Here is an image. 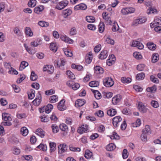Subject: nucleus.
Wrapping results in <instances>:
<instances>
[{
	"instance_id": "obj_1",
	"label": "nucleus",
	"mask_w": 161,
	"mask_h": 161,
	"mask_svg": "<svg viewBox=\"0 0 161 161\" xmlns=\"http://www.w3.org/2000/svg\"><path fill=\"white\" fill-rule=\"evenodd\" d=\"M142 134L141 136V140L144 142L147 141V135L151 133L149 126L146 125L145 128L142 130Z\"/></svg>"
},
{
	"instance_id": "obj_2",
	"label": "nucleus",
	"mask_w": 161,
	"mask_h": 161,
	"mask_svg": "<svg viewBox=\"0 0 161 161\" xmlns=\"http://www.w3.org/2000/svg\"><path fill=\"white\" fill-rule=\"evenodd\" d=\"M104 85L107 87H110L112 86L114 84V82L112 79L111 77L105 78L103 80Z\"/></svg>"
},
{
	"instance_id": "obj_3",
	"label": "nucleus",
	"mask_w": 161,
	"mask_h": 161,
	"mask_svg": "<svg viewBox=\"0 0 161 161\" xmlns=\"http://www.w3.org/2000/svg\"><path fill=\"white\" fill-rule=\"evenodd\" d=\"M68 3L67 0L62 1L57 4L56 8L59 10H62L67 5Z\"/></svg>"
},
{
	"instance_id": "obj_4",
	"label": "nucleus",
	"mask_w": 161,
	"mask_h": 161,
	"mask_svg": "<svg viewBox=\"0 0 161 161\" xmlns=\"http://www.w3.org/2000/svg\"><path fill=\"white\" fill-rule=\"evenodd\" d=\"M146 20L147 19L145 17L137 19L134 20L132 25L133 26H136L139 24H141L145 23Z\"/></svg>"
},
{
	"instance_id": "obj_5",
	"label": "nucleus",
	"mask_w": 161,
	"mask_h": 161,
	"mask_svg": "<svg viewBox=\"0 0 161 161\" xmlns=\"http://www.w3.org/2000/svg\"><path fill=\"white\" fill-rule=\"evenodd\" d=\"M42 101V96L39 92L37 94L36 98L32 102L33 104L36 106H38Z\"/></svg>"
},
{
	"instance_id": "obj_6",
	"label": "nucleus",
	"mask_w": 161,
	"mask_h": 161,
	"mask_svg": "<svg viewBox=\"0 0 161 161\" xmlns=\"http://www.w3.org/2000/svg\"><path fill=\"white\" fill-rule=\"evenodd\" d=\"M137 108L142 113H146L147 110V108L142 102H139L138 103Z\"/></svg>"
},
{
	"instance_id": "obj_7",
	"label": "nucleus",
	"mask_w": 161,
	"mask_h": 161,
	"mask_svg": "<svg viewBox=\"0 0 161 161\" xmlns=\"http://www.w3.org/2000/svg\"><path fill=\"white\" fill-rule=\"evenodd\" d=\"M131 46L136 47L139 49H142L144 47V46L142 43L137 41H133L132 42Z\"/></svg>"
},
{
	"instance_id": "obj_8",
	"label": "nucleus",
	"mask_w": 161,
	"mask_h": 161,
	"mask_svg": "<svg viewBox=\"0 0 161 161\" xmlns=\"http://www.w3.org/2000/svg\"><path fill=\"white\" fill-rule=\"evenodd\" d=\"M122 120V119L120 116H117L114 118L113 119V124L114 126L117 127L119 125V123Z\"/></svg>"
},
{
	"instance_id": "obj_9",
	"label": "nucleus",
	"mask_w": 161,
	"mask_h": 161,
	"mask_svg": "<svg viewBox=\"0 0 161 161\" xmlns=\"http://www.w3.org/2000/svg\"><path fill=\"white\" fill-rule=\"evenodd\" d=\"M65 101L64 99L62 100L58 105V108L60 111H64L66 108V106L64 104Z\"/></svg>"
},
{
	"instance_id": "obj_10",
	"label": "nucleus",
	"mask_w": 161,
	"mask_h": 161,
	"mask_svg": "<svg viewBox=\"0 0 161 161\" xmlns=\"http://www.w3.org/2000/svg\"><path fill=\"white\" fill-rule=\"evenodd\" d=\"M44 71H47L49 73H52L54 71V67L51 65H47L43 68Z\"/></svg>"
},
{
	"instance_id": "obj_11",
	"label": "nucleus",
	"mask_w": 161,
	"mask_h": 161,
	"mask_svg": "<svg viewBox=\"0 0 161 161\" xmlns=\"http://www.w3.org/2000/svg\"><path fill=\"white\" fill-rule=\"evenodd\" d=\"M67 145L64 143L60 144L58 146V153L60 154L64 153L67 149Z\"/></svg>"
},
{
	"instance_id": "obj_12",
	"label": "nucleus",
	"mask_w": 161,
	"mask_h": 161,
	"mask_svg": "<svg viewBox=\"0 0 161 161\" xmlns=\"http://www.w3.org/2000/svg\"><path fill=\"white\" fill-rule=\"evenodd\" d=\"M88 129V125H82L81 127H80L78 130V132L80 134H82L83 132H87Z\"/></svg>"
},
{
	"instance_id": "obj_13",
	"label": "nucleus",
	"mask_w": 161,
	"mask_h": 161,
	"mask_svg": "<svg viewBox=\"0 0 161 161\" xmlns=\"http://www.w3.org/2000/svg\"><path fill=\"white\" fill-rule=\"evenodd\" d=\"M61 40L64 41V42L69 43H72L73 42V40L70 38H69L68 37L65 36H61L60 37Z\"/></svg>"
},
{
	"instance_id": "obj_14",
	"label": "nucleus",
	"mask_w": 161,
	"mask_h": 161,
	"mask_svg": "<svg viewBox=\"0 0 161 161\" xmlns=\"http://www.w3.org/2000/svg\"><path fill=\"white\" fill-rule=\"evenodd\" d=\"M122 98L121 96L118 95L116 96L113 97L112 99V103L114 105H116L121 100Z\"/></svg>"
},
{
	"instance_id": "obj_15",
	"label": "nucleus",
	"mask_w": 161,
	"mask_h": 161,
	"mask_svg": "<svg viewBox=\"0 0 161 161\" xmlns=\"http://www.w3.org/2000/svg\"><path fill=\"white\" fill-rule=\"evenodd\" d=\"M108 56L107 52L106 50H103L100 53L99 58L101 59H105Z\"/></svg>"
},
{
	"instance_id": "obj_16",
	"label": "nucleus",
	"mask_w": 161,
	"mask_h": 161,
	"mask_svg": "<svg viewBox=\"0 0 161 161\" xmlns=\"http://www.w3.org/2000/svg\"><path fill=\"white\" fill-rule=\"evenodd\" d=\"M160 19L158 18L155 17L154 21V23L153 24L151 23L150 25L151 27H154L155 25H155L156 24H158V25L161 24V17L160 18Z\"/></svg>"
},
{
	"instance_id": "obj_17",
	"label": "nucleus",
	"mask_w": 161,
	"mask_h": 161,
	"mask_svg": "<svg viewBox=\"0 0 161 161\" xmlns=\"http://www.w3.org/2000/svg\"><path fill=\"white\" fill-rule=\"evenodd\" d=\"M109 59L107 61V64L108 66H111L114 62V60L115 59L114 55H111L109 56Z\"/></svg>"
},
{
	"instance_id": "obj_18",
	"label": "nucleus",
	"mask_w": 161,
	"mask_h": 161,
	"mask_svg": "<svg viewBox=\"0 0 161 161\" xmlns=\"http://www.w3.org/2000/svg\"><path fill=\"white\" fill-rule=\"evenodd\" d=\"M36 134L41 137H43L45 135V132L41 128H38L36 132Z\"/></svg>"
},
{
	"instance_id": "obj_19",
	"label": "nucleus",
	"mask_w": 161,
	"mask_h": 161,
	"mask_svg": "<svg viewBox=\"0 0 161 161\" xmlns=\"http://www.w3.org/2000/svg\"><path fill=\"white\" fill-rule=\"evenodd\" d=\"M147 46L148 48L150 50H154L156 47V44H154L153 43L149 42H148L147 44Z\"/></svg>"
},
{
	"instance_id": "obj_20",
	"label": "nucleus",
	"mask_w": 161,
	"mask_h": 161,
	"mask_svg": "<svg viewBox=\"0 0 161 161\" xmlns=\"http://www.w3.org/2000/svg\"><path fill=\"white\" fill-rule=\"evenodd\" d=\"M44 7L43 5H40L38 7H35L34 9V12L37 14H40L44 9Z\"/></svg>"
},
{
	"instance_id": "obj_21",
	"label": "nucleus",
	"mask_w": 161,
	"mask_h": 161,
	"mask_svg": "<svg viewBox=\"0 0 161 161\" xmlns=\"http://www.w3.org/2000/svg\"><path fill=\"white\" fill-rule=\"evenodd\" d=\"M95 72L96 74H103L104 72L103 69L99 66H96L94 67Z\"/></svg>"
},
{
	"instance_id": "obj_22",
	"label": "nucleus",
	"mask_w": 161,
	"mask_h": 161,
	"mask_svg": "<svg viewBox=\"0 0 161 161\" xmlns=\"http://www.w3.org/2000/svg\"><path fill=\"white\" fill-rule=\"evenodd\" d=\"M25 32L26 35L27 36H33V32L31 31V30L30 27H27L25 28Z\"/></svg>"
},
{
	"instance_id": "obj_23",
	"label": "nucleus",
	"mask_w": 161,
	"mask_h": 161,
	"mask_svg": "<svg viewBox=\"0 0 161 161\" xmlns=\"http://www.w3.org/2000/svg\"><path fill=\"white\" fill-rule=\"evenodd\" d=\"M92 92L94 93L95 97L97 99L101 98V93L97 90L92 89Z\"/></svg>"
},
{
	"instance_id": "obj_24",
	"label": "nucleus",
	"mask_w": 161,
	"mask_h": 161,
	"mask_svg": "<svg viewBox=\"0 0 161 161\" xmlns=\"http://www.w3.org/2000/svg\"><path fill=\"white\" fill-rule=\"evenodd\" d=\"M24 46L25 48L26 51L31 54H33L35 53V50L31 48H29L28 46H27L25 44H24Z\"/></svg>"
},
{
	"instance_id": "obj_25",
	"label": "nucleus",
	"mask_w": 161,
	"mask_h": 161,
	"mask_svg": "<svg viewBox=\"0 0 161 161\" xmlns=\"http://www.w3.org/2000/svg\"><path fill=\"white\" fill-rule=\"evenodd\" d=\"M115 148V146L113 143H110L106 147V149L107 150L109 151H113Z\"/></svg>"
},
{
	"instance_id": "obj_26",
	"label": "nucleus",
	"mask_w": 161,
	"mask_h": 161,
	"mask_svg": "<svg viewBox=\"0 0 161 161\" xmlns=\"http://www.w3.org/2000/svg\"><path fill=\"white\" fill-rule=\"evenodd\" d=\"M53 108V106L52 104H48L45 107L46 113L47 114L50 113Z\"/></svg>"
},
{
	"instance_id": "obj_27",
	"label": "nucleus",
	"mask_w": 161,
	"mask_h": 161,
	"mask_svg": "<svg viewBox=\"0 0 161 161\" xmlns=\"http://www.w3.org/2000/svg\"><path fill=\"white\" fill-rule=\"evenodd\" d=\"M116 113L117 111L116 110L113 108L107 111V114L111 116H114Z\"/></svg>"
},
{
	"instance_id": "obj_28",
	"label": "nucleus",
	"mask_w": 161,
	"mask_h": 161,
	"mask_svg": "<svg viewBox=\"0 0 161 161\" xmlns=\"http://www.w3.org/2000/svg\"><path fill=\"white\" fill-rule=\"evenodd\" d=\"M8 114L6 113H4L2 114L3 119L5 121H11L12 120L11 118L8 116Z\"/></svg>"
},
{
	"instance_id": "obj_29",
	"label": "nucleus",
	"mask_w": 161,
	"mask_h": 161,
	"mask_svg": "<svg viewBox=\"0 0 161 161\" xmlns=\"http://www.w3.org/2000/svg\"><path fill=\"white\" fill-rule=\"evenodd\" d=\"M21 134L24 136H26L28 133V130L25 127H23L21 129Z\"/></svg>"
},
{
	"instance_id": "obj_30",
	"label": "nucleus",
	"mask_w": 161,
	"mask_h": 161,
	"mask_svg": "<svg viewBox=\"0 0 161 161\" xmlns=\"http://www.w3.org/2000/svg\"><path fill=\"white\" fill-rule=\"evenodd\" d=\"M146 90L148 92H151L152 93H155L157 90L156 86L154 85L151 87L147 88Z\"/></svg>"
},
{
	"instance_id": "obj_31",
	"label": "nucleus",
	"mask_w": 161,
	"mask_h": 161,
	"mask_svg": "<svg viewBox=\"0 0 161 161\" xmlns=\"http://www.w3.org/2000/svg\"><path fill=\"white\" fill-rule=\"evenodd\" d=\"M28 65V63L25 61H22L19 67V70H23Z\"/></svg>"
},
{
	"instance_id": "obj_32",
	"label": "nucleus",
	"mask_w": 161,
	"mask_h": 161,
	"mask_svg": "<svg viewBox=\"0 0 161 161\" xmlns=\"http://www.w3.org/2000/svg\"><path fill=\"white\" fill-rule=\"evenodd\" d=\"M92 54L91 52H90L88 55L86 56V62L88 64H90L92 60Z\"/></svg>"
},
{
	"instance_id": "obj_33",
	"label": "nucleus",
	"mask_w": 161,
	"mask_h": 161,
	"mask_svg": "<svg viewBox=\"0 0 161 161\" xmlns=\"http://www.w3.org/2000/svg\"><path fill=\"white\" fill-rule=\"evenodd\" d=\"M121 81L123 83H130L131 81V79L130 78H126V77H122L121 79Z\"/></svg>"
},
{
	"instance_id": "obj_34",
	"label": "nucleus",
	"mask_w": 161,
	"mask_h": 161,
	"mask_svg": "<svg viewBox=\"0 0 161 161\" xmlns=\"http://www.w3.org/2000/svg\"><path fill=\"white\" fill-rule=\"evenodd\" d=\"M89 86L91 87H96L98 86L99 83L97 81H92L89 83Z\"/></svg>"
},
{
	"instance_id": "obj_35",
	"label": "nucleus",
	"mask_w": 161,
	"mask_h": 161,
	"mask_svg": "<svg viewBox=\"0 0 161 161\" xmlns=\"http://www.w3.org/2000/svg\"><path fill=\"white\" fill-rule=\"evenodd\" d=\"M85 103L84 101L82 99H78L75 102V105H77L79 107H81Z\"/></svg>"
},
{
	"instance_id": "obj_36",
	"label": "nucleus",
	"mask_w": 161,
	"mask_h": 161,
	"mask_svg": "<svg viewBox=\"0 0 161 161\" xmlns=\"http://www.w3.org/2000/svg\"><path fill=\"white\" fill-rule=\"evenodd\" d=\"M50 48V50L54 52H56L57 50V47L56 46V44L53 43H51Z\"/></svg>"
},
{
	"instance_id": "obj_37",
	"label": "nucleus",
	"mask_w": 161,
	"mask_h": 161,
	"mask_svg": "<svg viewBox=\"0 0 161 161\" xmlns=\"http://www.w3.org/2000/svg\"><path fill=\"white\" fill-rule=\"evenodd\" d=\"M50 102L51 103H55L58 100V97L56 95H54L51 96L50 99Z\"/></svg>"
},
{
	"instance_id": "obj_38",
	"label": "nucleus",
	"mask_w": 161,
	"mask_h": 161,
	"mask_svg": "<svg viewBox=\"0 0 161 161\" xmlns=\"http://www.w3.org/2000/svg\"><path fill=\"white\" fill-rule=\"evenodd\" d=\"M158 54H153L152 56V63H155L157 62L158 60Z\"/></svg>"
},
{
	"instance_id": "obj_39",
	"label": "nucleus",
	"mask_w": 161,
	"mask_h": 161,
	"mask_svg": "<svg viewBox=\"0 0 161 161\" xmlns=\"http://www.w3.org/2000/svg\"><path fill=\"white\" fill-rule=\"evenodd\" d=\"M37 75L35 74L34 71H32L31 74V80L32 81H35L37 79Z\"/></svg>"
},
{
	"instance_id": "obj_40",
	"label": "nucleus",
	"mask_w": 161,
	"mask_h": 161,
	"mask_svg": "<svg viewBox=\"0 0 161 161\" xmlns=\"http://www.w3.org/2000/svg\"><path fill=\"white\" fill-rule=\"evenodd\" d=\"M36 1L35 0H30L28 3V5L29 7H34L36 5Z\"/></svg>"
},
{
	"instance_id": "obj_41",
	"label": "nucleus",
	"mask_w": 161,
	"mask_h": 161,
	"mask_svg": "<svg viewBox=\"0 0 161 161\" xmlns=\"http://www.w3.org/2000/svg\"><path fill=\"white\" fill-rule=\"evenodd\" d=\"M145 76V75L144 73H141L137 74L136 76V79L137 80L143 79Z\"/></svg>"
},
{
	"instance_id": "obj_42",
	"label": "nucleus",
	"mask_w": 161,
	"mask_h": 161,
	"mask_svg": "<svg viewBox=\"0 0 161 161\" xmlns=\"http://www.w3.org/2000/svg\"><path fill=\"white\" fill-rule=\"evenodd\" d=\"M59 128L63 131H66L68 129L67 126L64 124H61L59 125Z\"/></svg>"
},
{
	"instance_id": "obj_43",
	"label": "nucleus",
	"mask_w": 161,
	"mask_h": 161,
	"mask_svg": "<svg viewBox=\"0 0 161 161\" xmlns=\"http://www.w3.org/2000/svg\"><path fill=\"white\" fill-rule=\"evenodd\" d=\"M66 74L71 79H75V76L70 71L67 70L66 72Z\"/></svg>"
},
{
	"instance_id": "obj_44",
	"label": "nucleus",
	"mask_w": 161,
	"mask_h": 161,
	"mask_svg": "<svg viewBox=\"0 0 161 161\" xmlns=\"http://www.w3.org/2000/svg\"><path fill=\"white\" fill-rule=\"evenodd\" d=\"M38 25L42 27H47L49 25V24L48 22H46L43 21H41L39 22Z\"/></svg>"
},
{
	"instance_id": "obj_45",
	"label": "nucleus",
	"mask_w": 161,
	"mask_h": 161,
	"mask_svg": "<svg viewBox=\"0 0 161 161\" xmlns=\"http://www.w3.org/2000/svg\"><path fill=\"white\" fill-rule=\"evenodd\" d=\"M104 26L105 25L103 23H100L98 25V30L100 33H102L103 32L104 29Z\"/></svg>"
},
{
	"instance_id": "obj_46",
	"label": "nucleus",
	"mask_w": 161,
	"mask_h": 161,
	"mask_svg": "<svg viewBox=\"0 0 161 161\" xmlns=\"http://www.w3.org/2000/svg\"><path fill=\"white\" fill-rule=\"evenodd\" d=\"M51 128L53 132L54 133H57L59 130L58 127L56 125H53L51 126Z\"/></svg>"
},
{
	"instance_id": "obj_47",
	"label": "nucleus",
	"mask_w": 161,
	"mask_h": 161,
	"mask_svg": "<svg viewBox=\"0 0 161 161\" xmlns=\"http://www.w3.org/2000/svg\"><path fill=\"white\" fill-rule=\"evenodd\" d=\"M37 148L44 151H46L47 150V147L46 145L42 144H41L39 146H37Z\"/></svg>"
},
{
	"instance_id": "obj_48",
	"label": "nucleus",
	"mask_w": 161,
	"mask_h": 161,
	"mask_svg": "<svg viewBox=\"0 0 161 161\" xmlns=\"http://www.w3.org/2000/svg\"><path fill=\"white\" fill-rule=\"evenodd\" d=\"M92 153L90 152L89 151H86L85 154V157L86 158L88 159L92 157Z\"/></svg>"
},
{
	"instance_id": "obj_49",
	"label": "nucleus",
	"mask_w": 161,
	"mask_h": 161,
	"mask_svg": "<svg viewBox=\"0 0 161 161\" xmlns=\"http://www.w3.org/2000/svg\"><path fill=\"white\" fill-rule=\"evenodd\" d=\"M150 79L152 82L155 83H159V80L158 79L156 78L153 75H152L150 76Z\"/></svg>"
},
{
	"instance_id": "obj_50",
	"label": "nucleus",
	"mask_w": 161,
	"mask_h": 161,
	"mask_svg": "<svg viewBox=\"0 0 161 161\" xmlns=\"http://www.w3.org/2000/svg\"><path fill=\"white\" fill-rule=\"evenodd\" d=\"M64 53L65 54L67 57H71L73 55V53L71 51L65 49V50H64Z\"/></svg>"
},
{
	"instance_id": "obj_51",
	"label": "nucleus",
	"mask_w": 161,
	"mask_h": 161,
	"mask_svg": "<svg viewBox=\"0 0 161 161\" xmlns=\"http://www.w3.org/2000/svg\"><path fill=\"white\" fill-rule=\"evenodd\" d=\"M86 20L89 22H93L95 21V18L91 16H87L86 17Z\"/></svg>"
},
{
	"instance_id": "obj_52",
	"label": "nucleus",
	"mask_w": 161,
	"mask_h": 161,
	"mask_svg": "<svg viewBox=\"0 0 161 161\" xmlns=\"http://www.w3.org/2000/svg\"><path fill=\"white\" fill-rule=\"evenodd\" d=\"M110 138L112 139H119L120 138V136L118 135L115 132H114L113 135L110 136Z\"/></svg>"
},
{
	"instance_id": "obj_53",
	"label": "nucleus",
	"mask_w": 161,
	"mask_h": 161,
	"mask_svg": "<svg viewBox=\"0 0 161 161\" xmlns=\"http://www.w3.org/2000/svg\"><path fill=\"white\" fill-rule=\"evenodd\" d=\"M145 65L144 64H141L138 65L136 67L137 69L139 71H142L143 70Z\"/></svg>"
},
{
	"instance_id": "obj_54",
	"label": "nucleus",
	"mask_w": 161,
	"mask_h": 161,
	"mask_svg": "<svg viewBox=\"0 0 161 161\" xmlns=\"http://www.w3.org/2000/svg\"><path fill=\"white\" fill-rule=\"evenodd\" d=\"M123 114H125L129 115L130 114V111L129 108H125L122 111Z\"/></svg>"
},
{
	"instance_id": "obj_55",
	"label": "nucleus",
	"mask_w": 161,
	"mask_h": 161,
	"mask_svg": "<svg viewBox=\"0 0 161 161\" xmlns=\"http://www.w3.org/2000/svg\"><path fill=\"white\" fill-rule=\"evenodd\" d=\"M72 13V11L69 9H66L64 11V13L66 17H67L70 15Z\"/></svg>"
},
{
	"instance_id": "obj_56",
	"label": "nucleus",
	"mask_w": 161,
	"mask_h": 161,
	"mask_svg": "<svg viewBox=\"0 0 161 161\" xmlns=\"http://www.w3.org/2000/svg\"><path fill=\"white\" fill-rule=\"evenodd\" d=\"M151 105L154 108H157L159 106V104L157 101L152 100L151 102Z\"/></svg>"
},
{
	"instance_id": "obj_57",
	"label": "nucleus",
	"mask_w": 161,
	"mask_h": 161,
	"mask_svg": "<svg viewBox=\"0 0 161 161\" xmlns=\"http://www.w3.org/2000/svg\"><path fill=\"white\" fill-rule=\"evenodd\" d=\"M128 155V151L126 149H124L123 151L122 156L124 159L126 158Z\"/></svg>"
},
{
	"instance_id": "obj_58",
	"label": "nucleus",
	"mask_w": 161,
	"mask_h": 161,
	"mask_svg": "<svg viewBox=\"0 0 161 161\" xmlns=\"http://www.w3.org/2000/svg\"><path fill=\"white\" fill-rule=\"evenodd\" d=\"M35 91L34 90H31V93L28 95L29 98L31 99H33L35 96Z\"/></svg>"
},
{
	"instance_id": "obj_59",
	"label": "nucleus",
	"mask_w": 161,
	"mask_h": 161,
	"mask_svg": "<svg viewBox=\"0 0 161 161\" xmlns=\"http://www.w3.org/2000/svg\"><path fill=\"white\" fill-rule=\"evenodd\" d=\"M95 115H97L99 117H102L104 116V113L101 110H99L98 112H96L95 113Z\"/></svg>"
},
{
	"instance_id": "obj_60",
	"label": "nucleus",
	"mask_w": 161,
	"mask_h": 161,
	"mask_svg": "<svg viewBox=\"0 0 161 161\" xmlns=\"http://www.w3.org/2000/svg\"><path fill=\"white\" fill-rule=\"evenodd\" d=\"M106 41L107 42V43L110 44L112 45L114 44V40L111 39L110 38V37H108L106 39Z\"/></svg>"
},
{
	"instance_id": "obj_61",
	"label": "nucleus",
	"mask_w": 161,
	"mask_h": 161,
	"mask_svg": "<svg viewBox=\"0 0 161 161\" xmlns=\"http://www.w3.org/2000/svg\"><path fill=\"white\" fill-rule=\"evenodd\" d=\"M157 12V10L155 8H151L149 9H148L147 10V13L148 14H149L152 13L153 14L155 12Z\"/></svg>"
},
{
	"instance_id": "obj_62",
	"label": "nucleus",
	"mask_w": 161,
	"mask_h": 161,
	"mask_svg": "<svg viewBox=\"0 0 161 161\" xmlns=\"http://www.w3.org/2000/svg\"><path fill=\"white\" fill-rule=\"evenodd\" d=\"M76 33V30L75 27L72 28L70 31V35L71 36H73L75 35Z\"/></svg>"
},
{
	"instance_id": "obj_63",
	"label": "nucleus",
	"mask_w": 161,
	"mask_h": 161,
	"mask_svg": "<svg viewBox=\"0 0 161 161\" xmlns=\"http://www.w3.org/2000/svg\"><path fill=\"white\" fill-rule=\"evenodd\" d=\"M103 94L106 96V97L108 98L112 97L113 95V93L110 92H103Z\"/></svg>"
},
{
	"instance_id": "obj_64",
	"label": "nucleus",
	"mask_w": 161,
	"mask_h": 161,
	"mask_svg": "<svg viewBox=\"0 0 161 161\" xmlns=\"http://www.w3.org/2000/svg\"><path fill=\"white\" fill-rule=\"evenodd\" d=\"M80 86V85L78 83H73V85H72V89L75 90L77 89Z\"/></svg>"
}]
</instances>
